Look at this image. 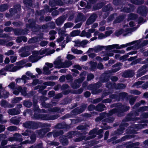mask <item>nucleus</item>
<instances>
[{
    "label": "nucleus",
    "instance_id": "nucleus-1",
    "mask_svg": "<svg viewBox=\"0 0 148 148\" xmlns=\"http://www.w3.org/2000/svg\"><path fill=\"white\" fill-rule=\"evenodd\" d=\"M117 106L118 107V110L116 108L114 109L109 112L108 114L105 112L101 113L100 114V117H97L95 119L96 121H98L101 120L102 119L106 117L109 116L114 114L116 112H124L128 110H129L130 107L128 106H123L121 104L118 103L117 104Z\"/></svg>",
    "mask_w": 148,
    "mask_h": 148
},
{
    "label": "nucleus",
    "instance_id": "nucleus-2",
    "mask_svg": "<svg viewBox=\"0 0 148 148\" xmlns=\"http://www.w3.org/2000/svg\"><path fill=\"white\" fill-rule=\"evenodd\" d=\"M103 132V130L102 129H100L97 131V129H95L91 130L90 132L89 133L90 136L89 137H87L84 136L79 137L78 138H75L74 140V141L75 142H79L82 141L83 139H84L85 140L95 138L96 136V134H99L101 133L102 132Z\"/></svg>",
    "mask_w": 148,
    "mask_h": 148
},
{
    "label": "nucleus",
    "instance_id": "nucleus-3",
    "mask_svg": "<svg viewBox=\"0 0 148 148\" xmlns=\"http://www.w3.org/2000/svg\"><path fill=\"white\" fill-rule=\"evenodd\" d=\"M59 117V116L58 115H49L46 114H34V118L37 119H41L42 120L49 121L56 119Z\"/></svg>",
    "mask_w": 148,
    "mask_h": 148
},
{
    "label": "nucleus",
    "instance_id": "nucleus-4",
    "mask_svg": "<svg viewBox=\"0 0 148 148\" xmlns=\"http://www.w3.org/2000/svg\"><path fill=\"white\" fill-rule=\"evenodd\" d=\"M33 46H26L22 47L20 49L21 52H22L21 56L23 57H24L29 56L30 54V51L35 47Z\"/></svg>",
    "mask_w": 148,
    "mask_h": 148
},
{
    "label": "nucleus",
    "instance_id": "nucleus-5",
    "mask_svg": "<svg viewBox=\"0 0 148 148\" xmlns=\"http://www.w3.org/2000/svg\"><path fill=\"white\" fill-rule=\"evenodd\" d=\"M86 73V72H83L80 74L81 78L75 80L74 83L72 85V87L73 88H77L80 86L79 84L83 82L85 78V76Z\"/></svg>",
    "mask_w": 148,
    "mask_h": 148
},
{
    "label": "nucleus",
    "instance_id": "nucleus-6",
    "mask_svg": "<svg viewBox=\"0 0 148 148\" xmlns=\"http://www.w3.org/2000/svg\"><path fill=\"white\" fill-rule=\"evenodd\" d=\"M101 86V84L100 82H98L97 84L94 85H90L88 87V89L92 90V93L93 94H96L100 92L101 90L99 89L97 90V89L99 88Z\"/></svg>",
    "mask_w": 148,
    "mask_h": 148
},
{
    "label": "nucleus",
    "instance_id": "nucleus-7",
    "mask_svg": "<svg viewBox=\"0 0 148 148\" xmlns=\"http://www.w3.org/2000/svg\"><path fill=\"white\" fill-rule=\"evenodd\" d=\"M23 126L26 128L36 129L39 125V123L32 121H27L23 124Z\"/></svg>",
    "mask_w": 148,
    "mask_h": 148
},
{
    "label": "nucleus",
    "instance_id": "nucleus-8",
    "mask_svg": "<svg viewBox=\"0 0 148 148\" xmlns=\"http://www.w3.org/2000/svg\"><path fill=\"white\" fill-rule=\"evenodd\" d=\"M127 25H125L124 26V28L125 29V31H124L123 29H121L119 31H116L115 33V35L117 36H119L122 34H123V35L124 36L126 35V34L133 32L134 30L132 28H125L127 27Z\"/></svg>",
    "mask_w": 148,
    "mask_h": 148
},
{
    "label": "nucleus",
    "instance_id": "nucleus-9",
    "mask_svg": "<svg viewBox=\"0 0 148 148\" xmlns=\"http://www.w3.org/2000/svg\"><path fill=\"white\" fill-rule=\"evenodd\" d=\"M22 134L24 136H28L29 135H31L30 137L31 139L30 142L33 143L36 140V136L35 134H34V132H32L31 131L29 130H27L25 131V132L22 133Z\"/></svg>",
    "mask_w": 148,
    "mask_h": 148
},
{
    "label": "nucleus",
    "instance_id": "nucleus-10",
    "mask_svg": "<svg viewBox=\"0 0 148 148\" xmlns=\"http://www.w3.org/2000/svg\"><path fill=\"white\" fill-rule=\"evenodd\" d=\"M62 60L60 57H58L54 62L55 67L56 68L60 69L62 68Z\"/></svg>",
    "mask_w": 148,
    "mask_h": 148
},
{
    "label": "nucleus",
    "instance_id": "nucleus-11",
    "mask_svg": "<svg viewBox=\"0 0 148 148\" xmlns=\"http://www.w3.org/2000/svg\"><path fill=\"white\" fill-rule=\"evenodd\" d=\"M41 57L38 56L37 54L35 53V51L33 52V54L29 57V61L32 62H34L37 61Z\"/></svg>",
    "mask_w": 148,
    "mask_h": 148
},
{
    "label": "nucleus",
    "instance_id": "nucleus-12",
    "mask_svg": "<svg viewBox=\"0 0 148 148\" xmlns=\"http://www.w3.org/2000/svg\"><path fill=\"white\" fill-rule=\"evenodd\" d=\"M148 67V63L144 65L142 67L137 74V77H140L143 75H144L147 71V70L146 69Z\"/></svg>",
    "mask_w": 148,
    "mask_h": 148
},
{
    "label": "nucleus",
    "instance_id": "nucleus-13",
    "mask_svg": "<svg viewBox=\"0 0 148 148\" xmlns=\"http://www.w3.org/2000/svg\"><path fill=\"white\" fill-rule=\"evenodd\" d=\"M87 107L86 104H84L80 108H77L74 109L72 111L74 114H79L83 112Z\"/></svg>",
    "mask_w": 148,
    "mask_h": 148
},
{
    "label": "nucleus",
    "instance_id": "nucleus-14",
    "mask_svg": "<svg viewBox=\"0 0 148 148\" xmlns=\"http://www.w3.org/2000/svg\"><path fill=\"white\" fill-rule=\"evenodd\" d=\"M50 131V129L48 128L44 129L42 130H38L34 132L35 135L38 134L39 137H42L45 135L46 133ZM36 136V135H35Z\"/></svg>",
    "mask_w": 148,
    "mask_h": 148
},
{
    "label": "nucleus",
    "instance_id": "nucleus-15",
    "mask_svg": "<svg viewBox=\"0 0 148 148\" xmlns=\"http://www.w3.org/2000/svg\"><path fill=\"white\" fill-rule=\"evenodd\" d=\"M137 12L143 16H145L147 13V8L145 6L139 7L138 9Z\"/></svg>",
    "mask_w": 148,
    "mask_h": 148
},
{
    "label": "nucleus",
    "instance_id": "nucleus-16",
    "mask_svg": "<svg viewBox=\"0 0 148 148\" xmlns=\"http://www.w3.org/2000/svg\"><path fill=\"white\" fill-rule=\"evenodd\" d=\"M9 95V93L3 89L2 84H0V98L3 97L7 98Z\"/></svg>",
    "mask_w": 148,
    "mask_h": 148
},
{
    "label": "nucleus",
    "instance_id": "nucleus-17",
    "mask_svg": "<svg viewBox=\"0 0 148 148\" xmlns=\"http://www.w3.org/2000/svg\"><path fill=\"white\" fill-rule=\"evenodd\" d=\"M13 64H11L8 65L5 68V69L7 71L12 72H15L18 70L16 66H14Z\"/></svg>",
    "mask_w": 148,
    "mask_h": 148
},
{
    "label": "nucleus",
    "instance_id": "nucleus-18",
    "mask_svg": "<svg viewBox=\"0 0 148 148\" xmlns=\"http://www.w3.org/2000/svg\"><path fill=\"white\" fill-rule=\"evenodd\" d=\"M122 65V64L121 63H117L113 66V67L115 68H114L112 70L109 71L107 73H112L117 71L120 69V67Z\"/></svg>",
    "mask_w": 148,
    "mask_h": 148
},
{
    "label": "nucleus",
    "instance_id": "nucleus-19",
    "mask_svg": "<svg viewBox=\"0 0 148 148\" xmlns=\"http://www.w3.org/2000/svg\"><path fill=\"white\" fill-rule=\"evenodd\" d=\"M21 6L19 5L14 6V9H10V12L11 14L12 15L13 14L21 10Z\"/></svg>",
    "mask_w": 148,
    "mask_h": 148
},
{
    "label": "nucleus",
    "instance_id": "nucleus-20",
    "mask_svg": "<svg viewBox=\"0 0 148 148\" xmlns=\"http://www.w3.org/2000/svg\"><path fill=\"white\" fill-rule=\"evenodd\" d=\"M97 15L96 14H92L87 20L86 24L88 25L91 24L94 22L95 20L97 18Z\"/></svg>",
    "mask_w": 148,
    "mask_h": 148
},
{
    "label": "nucleus",
    "instance_id": "nucleus-21",
    "mask_svg": "<svg viewBox=\"0 0 148 148\" xmlns=\"http://www.w3.org/2000/svg\"><path fill=\"white\" fill-rule=\"evenodd\" d=\"M63 5V2L61 0H54L53 2H49V5L53 7L56 5Z\"/></svg>",
    "mask_w": 148,
    "mask_h": 148
},
{
    "label": "nucleus",
    "instance_id": "nucleus-22",
    "mask_svg": "<svg viewBox=\"0 0 148 148\" xmlns=\"http://www.w3.org/2000/svg\"><path fill=\"white\" fill-rule=\"evenodd\" d=\"M147 126V124H139L136 125H134L132 127V129L131 130H132L133 129V128L134 129V130L136 131L138 130L139 129H141Z\"/></svg>",
    "mask_w": 148,
    "mask_h": 148
},
{
    "label": "nucleus",
    "instance_id": "nucleus-23",
    "mask_svg": "<svg viewBox=\"0 0 148 148\" xmlns=\"http://www.w3.org/2000/svg\"><path fill=\"white\" fill-rule=\"evenodd\" d=\"M66 17L65 16H62L58 18L56 21V24L59 25L62 24L66 19Z\"/></svg>",
    "mask_w": 148,
    "mask_h": 148
},
{
    "label": "nucleus",
    "instance_id": "nucleus-24",
    "mask_svg": "<svg viewBox=\"0 0 148 148\" xmlns=\"http://www.w3.org/2000/svg\"><path fill=\"white\" fill-rule=\"evenodd\" d=\"M8 112L10 114L14 115L19 114L20 113V110L13 108L9 110Z\"/></svg>",
    "mask_w": 148,
    "mask_h": 148
},
{
    "label": "nucleus",
    "instance_id": "nucleus-25",
    "mask_svg": "<svg viewBox=\"0 0 148 148\" xmlns=\"http://www.w3.org/2000/svg\"><path fill=\"white\" fill-rule=\"evenodd\" d=\"M58 33L59 34H61L62 35V36H66V43H68L69 41H70V38L69 37V36L66 34H65V31L64 30H62L61 29H59L58 31Z\"/></svg>",
    "mask_w": 148,
    "mask_h": 148
},
{
    "label": "nucleus",
    "instance_id": "nucleus-26",
    "mask_svg": "<svg viewBox=\"0 0 148 148\" xmlns=\"http://www.w3.org/2000/svg\"><path fill=\"white\" fill-rule=\"evenodd\" d=\"M26 62L27 60H22L19 62H16V65L18 69L19 70L21 68L23 67L24 66V65Z\"/></svg>",
    "mask_w": 148,
    "mask_h": 148
},
{
    "label": "nucleus",
    "instance_id": "nucleus-27",
    "mask_svg": "<svg viewBox=\"0 0 148 148\" xmlns=\"http://www.w3.org/2000/svg\"><path fill=\"white\" fill-rule=\"evenodd\" d=\"M86 19L85 17L83 16L82 13H78L77 17L75 20V22H77L80 21H84Z\"/></svg>",
    "mask_w": 148,
    "mask_h": 148
},
{
    "label": "nucleus",
    "instance_id": "nucleus-28",
    "mask_svg": "<svg viewBox=\"0 0 148 148\" xmlns=\"http://www.w3.org/2000/svg\"><path fill=\"white\" fill-rule=\"evenodd\" d=\"M21 120L18 118L16 116L12 118L10 120V123H12L15 125H18L19 123Z\"/></svg>",
    "mask_w": 148,
    "mask_h": 148
},
{
    "label": "nucleus",
    "instance_id": "nucleus-29",
    "mask_svg": "<svg viewBox=\"0 0 148 148\" xmlns=\"http://www.w3.org/2000/svg\"><path fill=\"white\" fill-rule=\"evenodd\" d=\"M134 75V72L132 71H126L124 73L123 75L125 77H132Z\"/></svg>",
    "mask_w": 148,
    "mask_h": 148
},
{
    "label": "nucleus",
    "instance_id": "nucleus-30",
    "mask_svg": "<svg viewBox=\"0 0 148 148\" xmlns=\"http://www.w3.org/2000/svg\"><path fill=\"white\" fill-rule=\"evenodd\" d=\"M106 108L105 106L102 104H99L95 108V110L97 111H102Z\"/></svg>",
    "mask_w": 148,
    "mask_h": 148
},
{
    "label": "nucleus",
    "instance_id": "nucleus-31",
    "mask_svg": "<svg viewBox=\"0 0 148 148\" xmlns=\"http://www.w3.org/2000/svg\"><path fill=\"white\" fill-rule=\"evenodd\" d=\"M118 44H114L112 45H108L106 47V49L107 50H111L114 48L117 49H121V47H119Z\"/></svg>",
    "mask_w": 148,
    "mask_h": 148
},
{
    "label": "nucleus",
    "instance_id": "nucleus-32",
    "mask_svg": "<svg viewBox=\"0 0 148 148\" xmlns=\"http://www.w3.org/2000/svg\"><path fill=\"white\" fill-rule=\"evenodd\" d=\"M47 51V49H45L42 50L41 49L39 51H35V53L37 54L38 56H39L40 55L45 54Z\"/></svg>",
    "mask_w": 148,
    "mask_h": 148
},
{
    "label": "nucleus",
    "instance_id": "nucleus-33",
    "mask_svg": "<svg viewBox=\"0 0 148 148\" xmlns=\"http://www.w3.org/2000/svg\"><path fill=\"white\" fill-rule=\"evenodd\" d=\"M78 134L77 132H69L68 133L66 137L68 138H71L74 137V136Z\"/></svg>",
    "mask_w": 148,
    "mask_h": 148
},
{
    "label": "nucleus",
    "instance_id": "nucleus-34",
    "mask_svg": "<svg viewBox=\"0 0 148 148\" xmlns=\"http://www.w3.org/2000/svg\"><path fill=\"white\" fill-rule=\"evenodd\" d=\"M130 8H125L122 10L121 11L123 12L128 13L131 12V11H132L134 9V6L130 5Z\"/></svg>",
    "mask_w": 148,
    "mask_h": 148
},
{
    "label": "nucleus",
    "instance_id": "nucleus-35",
    "mask_svg": "<svg viewBox=\"0 0 148 148\" xmlns=\"http://www.w3.org/2000/svg\"><path fill=\"white\" fill-rule=\"evenodd\" d=\"M18 89L19 90V91L21 92L23 95L25 96L26 95V88L25 87H24L23 88H22L21 86H18Z\"/></svg>",
    "mask_w": 148,
    "mask_h": 148
},
{
    "label": "nucleus",
    "instance_id": "nucleus-36",
    "mask_svg": "<svg viewBox=\"0 0 148 148\" xmlns=\"http://www.w3.org/2000/svg\"><path fill=\"white\" fill-rule=\"evenodd\" d=\"M71 51L74 53L77 54H82L83 52L80 50H78L75 49L73 47L71 49Z\"/></svg>",
    "mask_w": 148,
    "mask_h": 148
},
{
    "label": "nucleus",
    "instance_id": "nucleus-37",
    "mask_svg": "<svg viewBox=\"0 0 148 148\" xmlns=\"http://www.w3.org/2000/svg\"><path fill=\"white\" fill-rule=\"evenodd\" d=\"M63 133V132L60 130L58 131H55L53 132V136L54 137H57Z\"/></svg>",
    "mask_w": 148,
    "mask_h": 148
},
{
    "label": "nucleus",
    "instance_id": "nucleus-38",
    "mask_svg": "<svg viewBox=\"0 0 148 148\" xmlns=\"http://www.w3.org/2000/svg\"><path fill=\"white\" fill-rule=\"evenodd\" d=\"M1 105L4 108H6L8 107L11 108L14 106H9V105H8V102L5 100H3L1 101Z\"/></svg>",
    "mask_w": 148,
    "mask_h": 148
},
{
    "label": "nucleus",
    "instance_id": "nucleus-39",
    "mask_svg": "<svg viewBox=\"0 0 148 148\" xmlns=\"http://www.w3.org/2000/svg\"><path fill=\"white\" fill-rule=\"evenodd\" d=\"M42 38H39L38 37V38H33L30 39L29 41L28 42L29 43H35L36 42L39 41L41 39H42Z\"/></svg>",
    "mask_w": 148,
    "mask_h": 148
},
{
    "label": "nucleus",
    "instance_id": "nucleus-40",
    "mask_svg": "<svg viewBox=\"0 0 148 148\" xmlns=\"http://www.w3.org/2000/svg\"><path fill=\"white\" fill-rule=\"evenodd\" d=\"M103 48V46L99 45L95 47H94V51L95 52H97L102 50Z\"/></svg>",
    "mask_w": 148,
    "mask_h": 148
},
{
    "label": "nucleus",
    "instance_id": "nucleus-41",
    "mask_svg": "<svg viewBox=\"0 0 148 148\" xmlns=\"http://www.w3.org/2000/svg\"><path fill=\"white\" fill-rule=\"evenodd\" d=\"M72 63L71 61H65L63 62L62 68H67L71 66Z\"/></svg>",
    "mask_w": 148,
    "mask_h": 148
},
{
    "label": "nucleus",
    "instance_id": "nucleus-42",
    "mask_svg": "<svg viewBox=\"0 0 148 148\" xmlns=\"http://www.w3.org/2000/svg\"><path fill=\"white\" fill-rule=\"evenodd\" d=\"M48 111L49 112H61L63 111V110L61 111L59 108L57 107L49 109Z\"/></svg>",
    "mask_w": 148,
    "mask_h": 148
},
{
    "label": "nucleus",
    "instance_id": "nucleus-43",
    "mask_svg": "<svg viewBox=\"0 0 148 148\" xmlns=\"http://www.w3.org/2000/svg\"><path fill=\"white\" fill-rule=\"evenodd\" d=\"M80 33V31L78 30H75L71 33L72 36H75L78 35Z\"/></svg>",
    "mask_w": 148,
    "mask_h": 148
},
{
    "label": "nucleus",
    "instance_id": "nucleus-44",
    "mask_svg": "<svg viewBox=\"0 0 148 148\" xmlns=\"http://www.w3.org/2000/svg\"><path fill=\"white\" fill-rule=\"evenodd\" d=\"M14 136H15V139H17V140H16V141L21 142L23 140L21 135L18 134H14Z\"/></svg>",
    "mask_w": 148,
    "mask_h": 148
},
{
    "label": "nucleus",
    "instance_id": "nucleus-45",
    "mask_svg": "<svg viewBox=\"0 0 148 148\" xmlns=\"http://www.w3.org/2000/svg\"><path fill=\"white\" fill-rule=\"evenodd\" d=\"M103 10L104 12H106L108 11L112 10V8L111 6L109 4L104 7L103 9Z\"/></svg>",
    "mask_w": 148,
    "mask_h": 148
},
{
    "label": "nucleus",
    "instance_id": "nucleus-46",
    "mask_svg": "<svg viewBox=\"0 0 148 148\" xmlns=\"http://www.w3.org/2000/svg\"><path fill=\"white\" fill-rule=\"evenodd\" d=\"M23 104L25 107L29 108L32 105V103L28 101H24Z\"/></svg>",
    "mask_w": 148,
    "mask_h": 148
},
{
    "label": "nucleus",
    "instance_id": "nucleus-47",
    "mask_svg": "<svg viewBox=\"0 0 148 148\" xmlns=\"http://www.w3.org/2000/svg\"><path fill=\"white\" fill-rule=\"evenodd\" d=\"M8 8V6L6 4L2 5L0 6V11L3 12L7 9Z\"/></svg>",
    "mask_w": 148,
    "mask_h": 148
},
{
    "label": "nucleus",
    "instance_id": "nucleus-48",
    "mask_svg": "<svg viewBox=\"0 0 148 148\" xmlns=\"http://www.w3.org/2000/svg\"><path fill=\"white\" fill-rule=\"evenodd\" d=\"M32 0H24L23 3L26 7L30 6L32 3Z\"/></svg>",
    "mask_w": 148,
    "mask_h": 148
},
{
    "label": "nucleus",
    "instance_id": "nucleus-49",
    "mask_svg": "<svg viewBox=\"0 0 148 148\" xmlns=\"http://www.w3.org/2000/svg\"><path fill=\"white\" fill-rule=\"evenodd\" d=\"M7 129L8 130L10 131H14L17 130L18 128L15 126H12L8 127Z\"/></svg>",
    "mask_w": 148,
    "mask_h": 148
},
{
    "label": "nucleus",
    "instance_id": "nucleus-50",
    "mask_svg": "<svg viewBox=\"0 0 148 148\" xmlns=\"http://www.w3.org/2000/svg\"><path fill=\"white\" fill-rule=\"evenodd\" d=\"M89 127L88 125H84L79 126L77 127V129L81 130H86V128Z\"/></svg>",
    "mask_w": 148,
    "mask_h": 148
},
{
    "label": "nucleus",
    "instance_id": "nucleus-51",
    "mask_svg": "<svg viewBox=\"0 0 148 148\" xmlns=\"http://www.w3.org/2000/svg\"><path fill=\"white\" fill-rule=\"evenodd\" d=\"M73 25V24L71 23H65L64 25V28L65 29L70 28Z\"/></svg>",
    "mask_w": 148,
    "mask_h": 148
},
{
    "label": "nucleus",
    "instance_id": "nucleus-52",
    "mask_svg": "<svg viewBox=\"0 0 148 148\" xmlns=\"http://www.w3.org/2000/svg\"><path fill=\"white\" fill-rule=\"evenodd\" d=\"M91 69L92 70H94L96 68L97 63L95 62H90Z\"/></svg>",
    "mask_w": 148,
    "mask_h": 148
},
{
    "label": "nucleus",
    "instance_id": "nucleus-53",
    "mask_svg": "<svg viewBox=\"0 0 148 148\" xmlns=\"http://www.w3.org/2000/svg\"><path fill=\"white\" fill-rule=\"evenodd\" d=\"M137 16L136 14H131L128 16V19L129 20H133L135 19Z\"/></svg>",
    "mask_w": 148,
    "mask_h": 148
},
{
    "label": "nucleus",
    "instance_id": "nucleus-54",
    "mask_svg": "<svg viewBox=\"0 0 148 148\" xmlns=\"http://www.w3.org/2000/svg\"><path fill=\"white\" fill-rule=\"evenodd\" d=\"M22 99L21 97H16L12 99V101L13 103H16Z\"/></svg>",
    "mask_w": 148,
    "mask_h": 148
},
{
    "label": "nucleus",
    "instance_id": "nucleus-55",
    "mask_svg": "<svg viewBox=\"0 0 148 148\" xmlns=\"http://www.w3.org/2000/svg\"><path fill=\"white\" fill-rule=\"evenodd\" d=\"M43 73L45 74H49L50 73L49 68L47 67H45L43 68Z\"/></svg>",
    "mask_w": 148,
    "mask_h": 148
},
{
    "label": "nucleus",
    "instance_id": "nucleus-56",
    "mask_svg": "<svg viewBox=\"0 0 148 148\" xmlns=\"http://www.w3.org/2000/svg\"><path fill=\"white\" fill-rule=\"evenodd\" d=\"M148 110V107L144 106L140 107L138 111V112L145 111Z\"/></svg>",
    "mask_w": 148,
    "mask_h": 148
},
{
    "label": "nucleus",
    "instance_id": "nucleus-57",
    "mask_svg": "<svg viewBox=\"0 0 148 148\" xmlns=\"http://www.w3.org/2000/svg\"><path fill=\"white\" fill-rule=\"evenodd\" d=\"M131 1L132 3L136 4H140L143 3V1L142 0H140L139 1L136 0H131Z\"/></svg>",
    "mask_w": 148,
    "mask_h": 148
},
{
    "label": "nucleus",
    "instance_id": "nucleus-58",
    "mask_svg": "<svg viewBox=\"0 0 148 148\" xmlns=\"http://www.w3.org/2000/svg\"><path fill=\"white\" fill-rule=\"evenodd\" d=\"M143 83V81H138L134 83V86H136V88H138L140 87V86Z\"/></svg>",
    "mask_w": 148,
    "mask_h": 148
},
{
    "label": "nucleus",
    "instance_id": "nucleus-59",
    "mask_svg": "<svg viewBox=\"0 0 148 148\" xmlns=\"http://www.w3.org/2000/svg\"><path fill=\"white\" fill-rule=\"evenodd\" d=\"M130 92L131 94H134L136 95H139L141 93L140 91L137 90H131Z\"/></svg>",
    "mask_w": 148,
    "mask_h": 148
},
{
    "label": "nucleus",
    "instance_id": "nucleus-60",
    "mask_svg": "<svg viewBox=\"0 0 148 148\" xmlns=\"http://www.w3.org/2000/svg\"><path fill=\"white\" fill-rule=\"evenodd\" d=\"M60 141L63 145H66L68 143V140L66 138L65 139H60Z\"/></svg>",
    "mask_w": 148,
    "mask_h": 148
},
{
    "label": "nucleus",
    "instance_id": "nucleus-61",
    "mask_svg": "<svg viewBox=\"0 0 148 148\" xmlns=\"http://www.w3.org/2000/svg\"><path fill=\"white\" fill-rule=\"evenodd\" d=\"M48 143L51 145H54L55 146H57L59 144L58 143L53 141H49L48 142Z\"/></svg>",
    "mask_w": 148,
    "mask_h": 148
},
{
    "label": "nucleus",
    "instance_id": "nucleus-62",
    "mask_svg": "<svg viewBox=\"0 0 148 148\" xmlns=\"http://www.w3.org/2000/svg\"><path fill=\"white\" fill-rule=\"evenodd\" d=\"M127 95V94L125 92H123L120 93L119 95V99H122L125 97Z\"/></svg>",
    "mask_w": 148,
    "mask_h": 148
},
{
    "label": "nucleus",
    "instance_id": "nucleus-63",
    "mask_svg": "<svg viewBox=\"0 0 148 148\" xmlns=\"http://www.w3.org/2000/svg\"><path fill=\"white\" fill-rule=\"evenodd\" d=\"M125 87V86L124 84H118L117 86V87H116L115 88L118 89H121L124 88Z\"/></svg>",
    "mask_w": 148,
    "mask_h": 148
},
{
    "label": "nucleus",
    "instance_id": "nucleus-64",
    "mask_svg": "<svg viewBox=\"0 0 148 148\" xmlns=\"http://www.w3.org/2000/svg\"><path fill=\"white\" fill-rule=\"evenodd\" d=\"M66 58L69 60H71L75 58V57L71 54H68L66 56Z\"/></svg>",
    "mask_w": 148,
    "mask_h": 148
}]
</instances>
